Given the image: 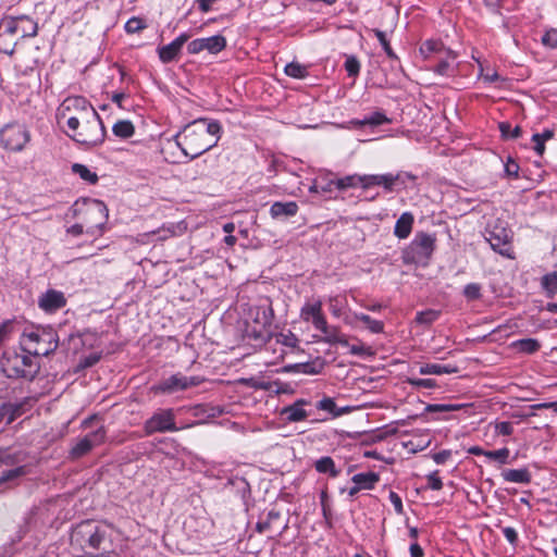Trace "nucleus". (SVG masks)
<instances>
[{
    "label": "nucleus",
    "instance_id": "23",
    "mask_svg": "<svg viewBox=\"0 0 557 557\" xmlns=\"http://www.w3.org/2000/svg\"><path fill=\"white\" fill-rule=\"evenodd\" d=\"M455 58L456 55L451 50L445 51L433 71L442 76H453L455 74V69L451 65L450 60H455Z\"/></svg>",
    "mask_w": 557,
    "mask_h": 557
},
{
    "label": "nucleus",
    "instance_id": "4",
    "mask_svg": "<svg viewBox=\"0 0 557 557\" xmlns=\"http://www.w3.org/2000/svg\"><path fill=\"white\" fill-rule=\"evenodd\" d=\"M21 347L24 352L33 356H50L59 347V336L52 327H36L25 330L21 337Z\"/></svg>",
    "mask_w": 557,
    "mask_h": 557
},
{
    "label": "nucleus",
    "instance_id": "3",
    "mask_svg": "<svg viewBox=\"0 0 557 557\" xmlns=\"http://www.w3.org/2000/svg\"><path fill=\"white\" fill-rule=\"evenodd\" d=\"M221 131L218 121L197 119L176 135V143L183 153L193 160L216 146Z\"/></svg>",
    "mask_w": 557,
    "mask_h": 557
},
{
    "label": "nucleus",
    "instance_id": "34",
    "mask_svg": "<svg viewBox=\"0 0 557 557\" xmlns=\"http://www.w3.org/2000/svg\"><path fill=\"white\" fill-rule=\"evenodd\" d=\"M113 134L121 138H129L134 135L135 127L128 120L117 121L112 127Z\"/></svg>",
    "mask_w": 557,
    "mask_h": 557
},
{
    "label": "nucleus",
    "instance_id": "37",
    "mask_svg": "<svg viewBox=\"0 0 557 557\" xmlns=\"http://www.w3.org/2000/svg\"><path fill=\"white\" fill-rule=\"evenodd\" d=\"M333 183H334V186L339 190L361 186V175H359V174L347 175L345 177L337 178V180L333 181Z\"/></svg>",
    "mask_w": 557,
    "mask_h": 557
},
{
    "label": "nucleus",
    "instance_id": "51",
    "mask_svg": "<svg viewBox=\"0 0 557 557\" xmlns=\"http://www.w3.org/2000/svg\"><path fill=\"white\" fill-rule=\"evenodd\" d=\"M428 487L433 491H440L443 488V482L438 476V470L433 471L426 476Z\"/></svg>",
    "mask_w": 557,
    "mask_h": 557
},
{
    "label": "nucleus",
    "instance_id": "31",
    "mask_svg": "<svg viewBox=\"0 0 557 557\" xmlns=\"http://www.w3.org/2000/svg\"><path fill=\"white\" fill-rule=\"evenodd\" d=\"M354 124L358 126H379L382 124L391 123V120L381 111H375L367 116H364L362 120H357L352 122Z\"/></svg>",
    "mask_w": 557,
    "mask_h": 557
},
{
    "label": "nucleus",
    "instance_id": "58",
    "mask_svg": "<svg viewBox=\"0 0 557 557\" xmlns=\"http://www.w3.org/2000/svg\"><path fill=\"white\" fill-rule=\"evenodd\" d=\"M187 51L190 54H197L203 51L202 38H197L187 45Z\"/></svg>",
    "mask_w": 557,
    "mask_h": 557
},
{
    "label": "nucleus",
    "instance_id": "50",
    "mask_svg": "<svg viewBox=\"0 0 557 557\" xmlns=\"http://www.w3.org/2000/svg\"><path fill=\"white\" fill-rule=\"evenodd\" d=\"M323 368L322 363L317 364L315 362L300 363L299 373L304 374H319Z\"/></svg>",
    "mask_w": 557,
    "mask_h": 557
},
{
    "label": "nucleus",
    "instance_id": "44",
    "mask_svg": "<svg viewBox=\"0 0 557 557\" xmlns=\"http://www.w3.org/2000/svg\"><path fill=\"white\" fill-rule=\"evenodd\" d=\"M509 454V449L507 447H504L497 450H486L485 457L492 460H496L502 465H505L508 462Z\"/></svg>",
    "mask_w": 557,
    "mask_h": 557
},
{
    "label": "nucleus",
    "instance_id": "49",
    "mask_svg": "<svg viewBox=\"0 0 557 557\" xmlns=\"http://www.w3.org/2000/svg\"><path fill=\"white\" fill-rule=\"evenodd\" d=\"M146 27L145 22L139 17H132L125 24V30L128 34H135Z\"/></svg>",
    "mask_w": 557,
    "mask_h": 557
},
{
    "label": "nucleus",
    "instance_id": "26",
    "mask_svg": "<svg viewBox=\"0 0 557 557\" xmlns=\"http://www.w3.org/2000/svg\"><path fill=\"white\" fill-rule=\"evenodd\" d=\"M246 333L250 339H253L258 344H264L272 337L271 329L261 327L250 323H247Z\"/></svg>",
    "mask_w": 557,
    "mask_h": 557
},
{
    "label": "nucleus",
    "instance_id": "9",
    "mask_svg": "<svg viewBox=\"0 0 557 557\" xmlns=\"http://www.w3.org/2000/svg\"><path fill=\"white\" fill-rule=\"evenodd\" d=\"M106 436L107 431L103 426H100L96 431L86 434L72 446L69 453V458L71 460H78L82 457L88 455L95 447H98L104 443Z\"/></svg>",
    "mask_w": 557,
    "mask_h": 557
},
{
    "label": "nucleus",
    "instance_id": "19",
    "mask_svg": "<svg viewBox=\"0 0 557 557\" xmlns=\"http://www.w3.org/2000/svg\"><path fill=\"white\" fill-rule=\"evenodd\" d=\"M301 318L307 322L310 321L314 327L322 325L325 317L322 313L321 301L305 305L301 309Z\"/></svg>",
    "mask_w": 557,
    "mask_h": 557
},
{
    "label": "nucleus",
    "instance_id": "38",
    "mask_svg": "<svg viewBox=\"0 0 557 557\" xmlns=\"http://www.w3.org/2000/svg\"><path fill=\"white\" fill-rule=\"evenodd\" d=\"M399 180L400 176L393 173L380 174L379 186L383 187L386 193H393L396 190Z\"/></svg>",
    "mask_w": 557,
    "mask_h": 557
},
{
    "label": "nucleus",
    "instance_id": "20",
    "mask_svg": "<svg viewBox=\"0 0 557 557\" xmlns=\"http://www.w3.org/2000/svg\"><path fill=\"white\" fill-rule=\"evenodd\" d=\"M298 205L295 201L274 202L270 208V214L273 219L292 218L298 212Z\"/></svg>",
    "mask_w": 557,
    "mask_h": 557
},
{
    "label": "nucleus",
    "instance_id": "30",
    "mask_svg": "<svg viewBox=\"0 0 557 557\" xmlns=\"http://www.w3.org/2000/svg\"><path fill=\"white\" fill-rule=\"evenodd\" d=\"M314 469L319 473H329L332 478L339 475V470L336 469L334 460L329 456H324L318 459L314 462Z\"/></svg>",
    "mask_w": 557,
    "mask_h": 557
},
{
    "label": "nucleus",
    "instance_id": "57",
    "mask_svg": "<svg viewBox=\"0 0 557 557\" xmlns=\"http://www.w3.org/2000/svg\"><path fill=\"white\" fill-rule=\"evenodd\" d=\"M495 431L497 434H500L504 436H509L513 432V426L508 421H502V422L496 423Z\"/></svg>",
    "mask_w": 557,
    "mask_h": 557
},
{
    "label": "nucleus",
    "instance_id": "6",
    "mask_svg": "<svg viewBox=\"0 0 557 557\" xmlns=\"http://www.w3.org/2000/svg\"><path fill=\"white\" fill-rule=\"evenodd\" d=\"M37 32L38 25L29 16H5L0 22V50L7 54H12L13 48H2V42L7 37L13 35H20L21 38L35 37Z\"/></svg>",
    "mask_w": 557,
    "mask_h": 557
},
{
    "label": "nucleus",
    "instance_id": "56",
    "mask_svg": "<svg viewBox=\"0 0 557 557\" xmlns=\"http://www.w3.org/2000/svg\"><path fill=\"white\" fill-rule=\"evenodd\" d=\"M542 42L547 47L555 48L557 46V29L546 32L542 37Z\"/></svg>",
    "mask_w": 557,
    "mask_h": 557
},
{
    "label": "nucleus",
    "instance_id": "29",
    "mask_svg": "<svg viewBox=\"0 0 557 557\" xmlns=\"http://www.w3.org/2000/svg\"><path fill=\"white\" fill-rule=\"evenodd\" d=\"M203 51L216 54L226 47V39L222 35H214L208 38H202Z\"/></svg>",
    "mask_w": 557,
    "mask_h": 557
},
{
    "label": "nucleus",
    "instance_id": "43",
    "mask_svg": "<svg viewBox=\"0 0 557 557\" xmlns=\"http://www.w3.org/2000/svg\"><path fill=\"white\" fill-rule=\"evenodd\" d=\"M284 72L286 75L294 78H304L308 75L307 67L297 62L288 63L285 66Z\"/></svg>",
    "mask_w": 557,
    "mask_h": 557
},
{
    "label": "nucleus",
    "instance_id": "17",
    "mask_svg": "<svg viewBox=\"0 0 557 557\" xmlns=\"http://www.w3.org/2000/svg\"><path fill=\"white\" fill-rule=\"evenodd\" d=\"M252 321L250 324L271 329L274 319V311L271 306H259L251 309Z\"/></svg>",
    "mask_w": 557,
    "mask_h": 557
},
{
    "label": "nucleus",
    "instance_id": "24",
    "mask_svg": "<svg viewBox=\"0 0 557 557\" xmlns=\"http://www.w3.org/2000/svg\"><path fill=\"white\" fill-rule=\"evenodd\" d=\"M502 476L506 482L529 484L531 474L527 468L523 469H506L502 472Z\"/></svg>",
    "mask_w": 557,
    "mask_h": 557
},
{
    "label": "nucleus",
    "instance_id": "60",
    "mask_svg": "<svg viewBox=\"0 0 557 557\" xmlns=\"http://www.w3.org/2000/svg\"><path fill=\"white\" fill-rule=\"evenodd\" d=\"M503 534L505 539L511 544L516 545L518 542V533L517 531L511 527L503 528Z\"/></svg>",
    "mask_w": 557,
    "mask_h": 557
},
{
    "label": "nucleus",
    "instance_id": "21",
    "mask_svg": "<svg viewBox=\"0 0 557 557\" xmlns=\"http://www.w3.org/2000/svg\"><path fill=\"white\" fill-rule=\"evenodd\" d=\"M413 223V214L411 212H404L396 221L394 235L399 239H406L412 231Z\"/></svg>",
    "mask_w": 557,
    "mask_h": 557
},
{
    "label": "nucleus",
    "instance_id": "39",
    "mask_svg": "<svg viewBox=\"0 0 557 557\" xmlns=\"http://www.w3.org/2000/svg\"><path fill=\"white\" fill-rule=\"evenodd\" d=\"M73 173L79 175V177L90 184H96L98 182V175L95 172H91L86 165L81 163H74L72 165Z\"/></svg>",
    "mask_w": 557,
    "mask_h": 557
},
{
    "label": "nucleus",
    "instance_id": "52",
    "mask_svg": "<svg viewBox=\"0 0 557 557\" xmlns=\"http://www.w3.org/2000/svg\"><path fill=\"white\" fill-rule=\"evenodd\" d=\"M380 174H364L361 175V187L369 189L372 186H379Z\"/></svg>",
    "mask_w": 557,
    "mask_h": 557
},
{
    "label": "nucleus",
    "instance_id": "46",
    "mask_svg": "<svg viewBox=\"0 0 557 557\" xmlns=\"http://www.w3.org/2000/svg\"><path fill=\"white\" fill-rule=\"evenodd\" d=\"M438 311L425 310L417 313L416 321L420 324H431L438 318Z\"/></svg>",
    "mask_w": 557,
    "mask_h": 557
},
{
    "label": "nucleus",
    "instance_id": "25",
    "mask_svg": "<svg viewBox=\"0 0 557 557\" xmlns=\"http://www.w3.org/2000/svg\"><path fill=\"white\" fill-rule=\"evenodd\" d=\"M458 372V368L450 364H441V363H425L420 367L419 373L422 375L428 374H450Z\"/></svg>",
    "mask_w": 557,
    "mask_h": 557
},
{
    "label": "nucleus",
    "instance_id": "27",
    "mask_svg": "<svg viewBox=\"0 0 557 557\" xmlns=\"http://www.w3.org/2000/svg\"><path fill=\"white\" fill-rule=\"evenodd\" d=\"M419 50H420V53L423 55V58L429 59L433 54H438L442 57L445 53V51H447L448 49H446L444 47L442 41L431 39V40L424 41L420 46Z\"/></svg>",
    "mask_w": 557,
    "mask_h": 557
},
{
    "label": "nucleus",
    "instance_id": "18",
    "mask_svg": "<svg viewBox=\"0 0 557 557\" xmlns=\"http://www.w3.org/2000/svg\"><path fill=\"white\" fill-rule=\"evenodd\" d=\"M307 404L305 399H298L294 404L286 406L282 409L281 414L285 417L288 422H299L307 419L308 412L304 409Z\"/></svg>",
    "mask_w": 557,
    "mask_h": 557
},
{
    "label": "nucleus",
    "instance_id": "1",
    "mask_svg": "<svg viewBox=\"0 0 557 557\" xmlns=\"http://www.w3.org/2000/svg\"><path fill=\"white\" fill-rule=\"evenodd\" d=\"M71 109H75L77 112L66 120V125L71 131L67 135L86 147L102 144L106 138V128L95 108L85 98L73 97L63 102L61 115L64 117L66 111Z\"/></svg>",
    "mask_w": 557,
    "mask_h": 557
},
{
    "label": "nucleus",
    "instance_id": "10",
    "mask_svg": "<svg viewBox=\"0 0 557 557\" xmlns=\"http://www.w3.org/2000/svg\"><path fill=\"white\" fill-rule=\"evenodd\" d=\"M1 369L4 375L9 379H27L34 380L38 373V367L34 370H27L22 367L20 354L4 352L1 358Z\"/></svg>",
    "mask_w": 557,
    "mask_h": 557
},
{
    "label": "nucleus",
    "instance_id": "62",
    "mask_svg": "<svg viewBox=\"0 0 557 557\" xmlns=\"http://www.w3.org/2000/svg\"><path fill=\"white\" fill-rule=\"evenodd\" d=\"M317 407H318V409L333 412L336 407V404L334 403V400L332 398L325 397L318 403Z\"/></svg>",
    "mask_w": 557,
    "mask_h": 557
},
{
    "label": "nucleus",
    "instance_id": "14",
    "mask_svg": "<svg viewBox=\"0 0 557 557\" xmlns=\"http://www.w3.org/2000/svg\"><path fill=\"white\" fill-rule=\"evenodd\" d=\"M66 305V298L60 290L48 289L38 299V306L47 313H53Z\"/></svg>",
    "mask_w": 557,
    "mask_h": 557
},
{
    "label": "nucleus",
    "instance_id": "35",
    "mask_svg": "<svg viewBox=\"0 0 557 557\" xmlns=\"http://www.w3.org/2000/svg\"><path fill=\"white\" fill-rule=\"evenodd\" d=\"M541 285L546 296L553 298L557 294V272L545 274L541 280Z\"/></svg>",
    "mask_w": 557,
    "mask_h": 557
},
{
    "label": "nucleus",
    "instance_id": "63",
    "mask_svg": "<svg viewBox=\"0 0 557 557\" xmlns=\"http://www.w3.org/2000/svg\"><path fill=\"white\" fill-rule=\"evenodd\" d=\"M101 356L98 354H90L81 361L83 368H90L99 362Z\"/></svg>",
    "mask_w": 557,
    "mask_h": 557
},
{
    "label": "nucleus",
    "instance_id": "55",
    "mask_svg": "<svg viewBox=\"0 0 557 557\" xmlns=\"http://www.w3.org/2000/svg\"><path fill=\"white\" fill-rule=\"evenodd\" d=\"M519 165L516 161H513L511 158H508L506 164H505V173L507 176L518 178L519 177Z\"/></svg>",
    "mask_w": 557,
    "mask_h": 557
},
{
    "label": "nucleus",
    "instance_id": "54",
    "mask_svg": "<svg viewBox=\"0 0 557 557\" xmlns=\"http://www.w3.org/2000/svg\"><path fill=\"white\" fill-rule=\"evenodd\" d=\"M276 342L282 343L284 346L287 347H295L297 345L298 339L292 332H289L288 334L280 333L276 336Z\"/></svg>",
    "mask_w": 557,
    "mask_h": 557
},
{
    "label": "nucleus",
    "instance_id": "16",
    "mask_svg": "<svg viewBox=\"0 0 557 557\" xmlns=\"http://www.w3.org/2000/svg\"><path fill=\"white\" fill-rule=\"evenodd\" d=\"M322 325H318L315 329L323 333L322 341L330 345L339 344L342 346L348 347V339L346 335H344L338 326H330L324 319L322 321Z\"/></svg>",
    "mask_w": 557,
    "mask_h": 557
},
{
    "label": "nucleus",
    "instance_id": "32",
    "mask_svg": "<svg viewBox=\"0 0 557 557\" xmlns=\"http://www.w3.org/2000/svg\"><path fill=\"white\" fill-rule=\"evenodd\" d=\"M512 345L518 351L529 355L535 354L541 348V343L535 338L518 339Z\"/></svg>",
    "mask_w": 557,
    "mask_h": 557
},
{
    "label": "nucleus",
    "instance_id": "36",
    "mask_svg": "<svg viewBox=\"0 0 557 557\" xmlns=\"http://www.w3.org/2000/svg\"><path fill=\"white\" fill-rule=\"evenodd\" d=\"M355 318L358 321H361L367 326V329L374 334L382 333L384 330V324L382 321L374 320L368 314L356 313Z\"/></svg>",
    "mask_w": 557,
    "mask_h": 557
},
{
    "label": "nucleus",
    "instance_id": "41",
    "mask_svg": "<svg viewBox=\"0 0 557 557\" xmlns=\"http://www.w3.org/2000/svg\"><path fill=\"white\" fill-rule=\"evenodd\" d=\"M373 34L375 35V37L377 38V40L380 41L383 50L385 51L386 55L392 59V60H398V57L397 54L394 52V50L392 49L391 47V44L386 37V34L385 32L379 29V28H375V29H372Z\"/></svg>",
    "mask_w": 557,
    "mask_h": 557
},
{
    "label": "nucleus",
    "instance_id": "12",
    "mask_svg": "<svg viewBox=\"0 0 557 557\" xmlns=\"http://www.w3.org/2000/svg\"><path fill=\"white\" fill-rule=\"evenodd\" d=\"M145 433L151 435L157 432H175L174 412L172 409L160 410L149 418L144 425Z\"/></svg>",
    "mask_w": 557,
    "mask_h": 557
},
{
    "label": "nucleus",
    "instance_id": "13",
    "mask_svg": "<svg viewBox=\"0 0 557 557\" xmlns=\"http://www.w3.org/2000/svg\"><path fill=\"white\" fill-rule=\"evenodd\" d=\"M487 242L494 251L504 257L511 258V231L506 227L495 225L487 231Z\"/></svg>",
    "mask_w": 557,
    "mask_h": 557
},
{
    "label": "nucleus",
    "instance_id": "8",
    "mask_svg": "<svg viewBox=\"0 0 557 557\" xmlns=\"http://www.w3.org/2000/svg\"><path fill=\"white\" fill-rule=\"evenodd\" d=\"M29 138L26 127L18 123L8 124L0 131V144L7 150L21 151Z\"/></svg>",
    "mask_w": 557,
    "mask_h": 557
},
{
    "label": "nucleus",
    "instance_id": "5",
    "mask_svg": "<svg viewBox=\"0 0 557 557\" xmlns=\"http://www.w3.org/2000/svg\"><path fill=\"white\" fill-rule=\"evenodd\" d=\"M436 247L435 234L418 232L411 243L403 250L405 264L426 267Z\"/></svg>",
    "mask_w": 557,
    "mask_h": 557
},
{
    "label": "nucleus",
    "instance_id": "33",
    "mask_svg": "<svg viewBox=\"0 0 557 557\" xmlns=\"http://www.w3.org/2000/svg\"><path fill=\"white\" fill-rule=\"evenodd\" d=\"M470 405L466 404H429L424 411L432 413V412H453V411H459L461 409H465L469 407Z\"/></svg>",
    "mask_w": 557,
    "mask_h": 557
},
{
    "label": "nucleus",
    "instance_id": "53",
    "mask_svg": "<svg viewBox=\"0 0 557 557\" xmlns=\"http://www.w3.org/2000/svg\"><path fill=\"white\" fill-rule=\"evenodd\" d=\"M149 234L158 235L160 240H165L175 235V226L172 224L171 226H162L156 231L150 232Z\"/></svg>",
    "mask_w": 557,
    "mask_h": 557
},
{
    "label": "nucleus",
    "instance_id": "11",
    "mask_svg": "<svg viewBox=\"0 0 557 557\" xmlns=\"http://www.w3.org/2000/svg\"><path fill=\"white\" fill-rule=\"evenodd\" d=\"M202 382L199 376H185L181 373L173 374L162 380L157 386L153 387L154 392L163 394H173L180 391H185L191 386H197Z\"/></svg>",
    "mask_w": 557,
    "mask_h": 557
},
{
    "label": "nucleus",
    "instance_id": "48",
    "mask_svg": "<svg viewBox=\"0 0 557 557\" xmlns=\"http://www.w3.org/2000/svg\"><path fill=\"white\" fill-rule=\"evenodd\" d=\"M463 296L468 300H478L481 298V285L478 283L467 284L463 288Z\"/></svg>",
    "mask_w": 557,
    "mask_h": 557
},
{
    "label": "nucleus",
    "instance_id": "15",
    "mask_svg": "<svg viewBox=\"0 0 557 557\" xmlns=\"http://www.w3.org/2000/svg\"><path fill=\"white\" fill-rule=\"evenodd\" d=\"M189 37L190 36L187 33H183L169 45L160 47L158 49L160 60L163 63H170L175 60L178 57L184 44L188 41Z\"/></svg>",
    "mask_w": 557,
    "mask_h": 557
},
{
    "label": "nucleus",
    "instance_id": "47",
    "mask_svg": "<svg viewBox=\"0 0 557 557\" xmlns=\"http://www.w3.org/2000/svg\"><path fill=\"white\" fill-rule=\"evenodd\" d=\"M407 382L414 388H434L437 386L436 381L432 379L408 377Z\"/></svg>",
    "mask_w": 557,
    "mask_h": 557
},
{
    "label": "nucleus",
    "instance_id": "40",
    "mask_svg": "<svg viewBox=\"0 0 557 557\" xmlns=\"http://www.w3.org/2000/svg\"><path fill=\"white\" fill-rule=\"evenodd\" d=\"M27 473L25 466H20L14 469L4 471L0 476V487L9 482L15 481L18 478L25 475Z\"/></svg>",
    "mask_w": 557,
    "mask_h": 557
},
{
    "label": "nucleus",
    "instance_id": "2",
    "mask_svg": "<svg viewBox=\"0 0 557 557\" xmlns=\"http://www.w3.org/2000/svg\"><path fill=\"white\" fill-rule=\"evenodd\" d=\"M71 545L94 557L117 556L121 536L110 525L86 520L77 524L71 533Z\"/></svg>",
    "mask_w": 557,
    "mask_h": 557
},
{
    "label": "nucleus",
    "instance_id": "7",
    "mask_svg": "<svg viewBox=\"0 0 557 557\" xmlns=\"http://www.w3.org/2000/svg\"><path fill=\"white\" fill-rule=\"evenodd\" d=\"M107 220L108 208L106 205L101 200H89L85 210L86 233L91 236L101 235Z\"/></svg>",
    "mask_w": 557,
    "mask_h": 557
},
{
    "label": "nucleus",
    "instance_id": "42",
    "mask_svg": "<svg viewBox=\"0 0 557 557\" xmlns=\"http://www.w3.org/2000/svg\"><path fill=\"white\" fill-rule=\"evenodd\" d=\"M498 128L504 139H517L522 134V128L520 126L517 125L511 129V125L508 122L499 123Z\"/></svg>",
    "mask_w": 557,
    "mask_h": 557
},
{
    "label": "nucleus",
    "instance_id": "64",
    "mask_svg": "<svg viewBox=\"0 0 557 557\" xmlns=\"http://www.w3.org/2000/svg\"><path fill=\"white\" fill-rule=\"evenodd\" d=\"M451 456V451L450 450H441L438 453H435L433 455V460L437 463V465H443L445 463Z\"/></svg>",
    "mask_w": 557,
    "mask_h": 557
},
{
    "label": "nucleus",
    "instance_id": "59",
    "mask_svg": "<svg viewBox=\"0 0 557 557\" xmlns=\"http://www.w3.org/2000/svg\"><path fill=\"white\" fill-rule=\"evenodd\" d=\"M389 500L393 504L395 511L398 515L403 513L404 507H403V502H401L400 496L397 493L391 491L389 492Z\"/></svg>",
    "mask_w": 557,
    "mask_h": 557
},
{
    "label": "nucleus",
    "instance_id": "45",
    "mask_svg": "<svg viewBox=\"0 0 557 557\" xmlns=\"http://www.w3.org/2000/svg\"><path fill=\"white\" fill-rule=\"evenodd\" d=\"M344 67L347 71L348 76L356 77L360 72V62L355 55H348L346 58Z\"/></svg>",
    "mask_w": 557,
    "mask_h": 557
},
{
    "label": "nucleus",
    "instance_id": "22",
    "mask_svg": "<svg viewBox=\"0 0 557 557\" xmlns=\"http://www.w3.org/2000/svg\"><path fill=\"white\" fill-rule=\"evenodd\" d=\"M351 481L360 490H372L374 488L375 484L380 481V475L372 471L357 473L351 478Z\"/></svg>",
    "mask_w": 557,
    "mask_h": 557
},
{
    "label": "nucleus",
    "instance_id": "28",
    "mask_svg": "<svg viewBox=\"0 0 557 557\" xmlns=\"http://www.w3.org/2000/svg\"><path fill=\"white\" fill-rule=\"evenodd\" d=\"M22 412L21 404L3 403L0 406V423L7 419V424H11Z\"/></svg>",
    "mask_w": 557,
    "mask_h": 557
},
{
    "label": "nucleus",
    "instance_id": "61",
    "mask_svg": "<svg viewBox=\"0 0 557 557\" xmlns=\"http://www.w3.org/2000/svg\"><path fill=\"white\" fill-rule=\"evenodd\" d=\"M247 384L256 389H263V391H270L272 384L270 382L265 381H257L255 379H249L246 381Z\"/></svg>",
    "mask_w": 557,
    "mask_h": 557
}]
</instances>
